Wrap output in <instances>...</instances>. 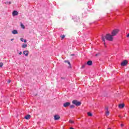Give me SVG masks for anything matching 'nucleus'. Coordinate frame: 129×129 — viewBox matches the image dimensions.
<instances>
[{
    "label": "nucleus",
    "mask_w": 129,
    "mask_h": 129,
    "mask_svg": "<svg viewBox=\"0 0 129 129\" xmlns=\"http://www.w3.org/2000/svg\"><path fill=\"white\" fill-rule=\"evenodd\" d=\"M113 36L111 34H106L105 37H104V36L102 37V40L104 43L103 44L105 46V38L106 39V40H107L109 41H113Z\"/></svg>",
    "instance_id": "obj_1"
},
{
    "label": "nucleus",
    "mask_w": 129,
    "mask_h": 129,
    "mask_svg": "<svg viewBox=\"0 0 129 129\" xmlns=\"http://www.w3.org/2000/svg\"><path fill=\"white\" fill-rule=\"evenodd\" d=\"M72 104L76 105L77 106H79L81 105V103L79 101H78L77 100H74L72 101Z\"/></svg>",
    "instance_id": "obj_2"
},
{
    "label": "nucleus",
    "mask_w": 129,
    "mask_h": 129,
    "mask_svg": "<svg viewBox=\"0 0 129 129\" xmlns=\"http://www.w3.org/2000/svg\"><path fill=\"white\" fill-rule=\"evenodd\" d=\"M119 30L118 29H115L114 30L112 31V32H111V35L114 36H116V35H117V34L118 33Z\"/></svg>",
    "instance_id": "obj_3"
},
{
    "label": "nucleus",
    "mask_w": 129,
    "mask_h": 129,
    "mask_svg": "<svg viewBox=\"0 0 129 129\" xmlns=\"http://www.w3.org/2000/svg\"><path fill=\"white\" fill-rule=\"evenodd\" d=\"M128 63V61L127 60H124L123 62L121 63V66L124 67L126 66Z\"/></svg>",
    "instance_id": "obj_4"
},
{
    "label": "nucleus",
    "mask_w": 129,
    "mask_h": 129,
    "mask_svg": "<svg viewBox=\"0 0 129 129\" xmlns=\"http://www.w3.org/2000/svg\"><path fill=\"white\" fill-rule=\"evenodd\" d=\"M71 103L70 102H64L63 103V107H68L69 106H70Z\"/></svg>",
    "instance_id": "obj_5"
},
{
    "label": "nucleus",
    "mask_w": 129,
    "mask_h": 129,
    "mask_svg": "<svg viewBox=\"0 0 129 129\" xmlns=\"http://www.w3.org/2000/svg\"><path fill=\"white\" fill-rule=\"evenodd\" d=\"M12 15H13V17L18 16V15H19V12H18V11H14L12 13Z\"/></svg>",
    "instance_id": "obj_6"
},
{
    "label": "nucleus",
    "mask_w": 129,
    "mask_h": 129,
    "mask_svg": "<svg viewBox=\"0 0 129 129\" xmlns=\"http://www.w3.org/2000/svg\"><path fill=\"white\" fill-rule=\"evenodd\" d=\"M54 117L55 120H58L60 118L59 115H55Z\"/></svg>",
    "instance_id": "obj_7"
},
{
    "label": "nucleus",
    "mask_w": 129,
    "mask_h": 129,
    "mask_svg": "<svg viewBox=\"0 0 129 129\" xmlns=\"http://www.w3.org/2000/svg\"><path fill=\"white\" fill-rule=\"evenodd\" d=\"M23 54L25 55V56H28L29 55V51L28 50L24 51L23 52Z\"/></svg>",
    "instance_id": "obj_8"
},
{
    "label": "nucleus",
    "mask_w": 129,
    "mask_h": 129,
    "mask_svg": "<svg viewBox=\"0 0 129 129\" xmlns=\"http://www.w3.org/2000/svg\"><path fill=\"white\" fill-rule=\"evenodd\" d=\"M87 64L89 66H91L92 65V61L91 60H89L87 62Z\"/></svg>",
    "instance_id": "obj_9"
},
{
    "label": "nucleus",
    "mask_w": 129,
    "mask_h": 129,
    "mask_svg": "<svg viewBox=\"0 0 129 129\" xmlns=\"http://www.w3.org/2000/svg\"><path fill=\"white\" fill-rule=\"evenodd\" d=\"M124 106H125L124 104H119L118 108L122 109L123 107H124Z\"/></svg>",
    "instance_id": "obj_10"
},
{
    "label": "nucleus",
    "mask_w": 129,
    "mask_h": 129,
    "mask_svg": "<svg viewBox=\"0 0 129 129\" xmlns=\"http://www.w3.org/2000/svg\"><path fill=\"white\" fill-rule=\"evenodd\" d=\"M25 119H26L27 120H29L30 118H31V115H27L24 117Z\"/></svg>",
    "instance_id": "obj_11"
},
{
    "label": "nucleus",
    "mask_w": 129,
    "mask_h": 129,
    "mask_svg": "<svg viewBox=\"0 0 129 129\" xmlns=\"http://www.w3.org/2000/svg\"><path fill=\"white\" fill-rule=\"evenodd\" d=\"M12 33L13 34H18V31L16 30H14L12 31Z\"/></svg>",
    "instance_id": "obj_12"
},
{
    "label": "nucleus",
    "mask_w": 129,
    "mask_h": 129,
    "mask_svg": "<svg viewBox=\"0 0 129 129\" xmlns=\"http://www.w3.org/2000/svg\"><path fill=\"white\" fill-rule=\"evenodd\" d=\"M22 48H25L28 47V45L26 43L22 44Z\"/></svg>",
    "instance_id": "obj_13"
},
{
    "label": "nucleus",
    "mask_w": 129,
    "mask_h": 129,
    "mask_svg": "<svg viewBox=\"0 0 129 129\" xmlns=\"http://www.w3.org/2000/svg\"><path fill=\"white\" fill-rule=\"evenodd\" d=\"M21 41L22 42H24V43H27V40L23 38H21Z\"/></svg>",
    "instance_id": "obj_14"
},
{
    "label": "nucleus",
    "mask_w": 129,
    "mask_h": 129,
    "mask_svg": "<svg viewBox=\"0 0 129 129\" xmlns=\"http://www.w3.org/2000/svg\"><path fill=\"white\" fill-rule=\"evenodd\" d=\"M109 115V111H105V115L106 116H108Z\"/></svg>",
    "instance_id": "obj_15"
},
{
    "label": "nucleus",
    "mask_w": 129,
    "mask_h": 129,
    "mask_svg": "<svg viewBox=\"0 0 129 129\" xmlns=\"http://www.w3.org/2000/svg\"><path fill=\"white\" fill-rule=\"evenodd\" d=\"M21 27L23 29H25V26H24V25L22 23H21Z\"/></svg>",
    "instance_id": "obj_16"
},
{
    "label": "nucleus",
    "mask_w": 129,
    "mask_h": 129,
    "mask_svg": "<svg viewBox=\"0 0 129 129\" xmlns=\"http://www.w3.org/2000/svg\"><path fill=\"white\" fill-rule=\"evenodd\" d=\"M64 63H68L69 66H71V63H70V62L68 60H64Z\"/></svg>",
    "instance_id": "obj_17"
},
{
    "label": "nucleus",
    "mask_w": 129,
    "mask_h": 129,
    "mask_svg": "<svg viewBox=\"0 0 129 129\" xmlns=\"http://www.w3.org/2000/svg\"><path fill=\"white\" fill-rule=\"evenodd\" d=\"M87 115L88 116H92V113H91V112H87Z\"/></svg>",
    "instance_id": "obj_18"
},
{
    "label": "nucleus",
    "mask_w": 129,
    "mask_h": 129,
    "mask_svg": "<svg viewBox=\"0 0 129 129\" xmlns=\"http://www.w3.org/2000/svg\"><path fill=\"white\" fill-rule=\"evenodd\" d=\"M75 107V106L74 105H71V106H70V108L71 109L74 108Z\"/></svg>",
    "instance_id": "obj_19"
},
{
    "label": "nucleus",
    "mask_w": 129,
    "mask_h": 129,
    "mask_svg": "<svg viewBox=\"0 0 129 129\" xmlns=\"http://www.w3.org/2000/svg\"><path fill=\"white\" fill-rule=\"evenodd\" d=\"M105 109L106 111H109V107H105Z\"/></svg>",
    "instance_id": "obj_20"
},
{
    "label": "nucleus",
    "mask_w": 129,
    "mask_h": 129,
    "mask_svg": "<svg viewBox=\"0 0 129 129\" xmlns=\"http://www.w3.org/2000/svg\"><path fill=\"white\" fill-rule=\"evenodd\" d=\"M3 66V63L2 62L0 63V68H2Z\"/></svg>",
    "instance_id": "obj_21"
},
{
    "label": "nucleus",
    "mask_w": 129,
    "mask_h": 129,
    "mask_svg": "<svg viewBox=\"0 0 129 129\" xmlns=\"http://www.w3.org/2000/svg\"><path fill=\"white\" fill-rule=\"evenodd\" d=\"M69 122L73 123L74 122V121L72 120H69Z\"/></svg>",
    "instance_id": "obj_22"
},
{
    "label": "nucleus",
    "mask_w": 129,
    "mask_h": 129,
    "mask_svg": "<svg viewBox=\"0 0 129 129\" xmlns=\"http://www.w3.org/2000/svg\"><path fill=\"white\" fill-rule=\"evenodd\" d=\"M64 37H65V36L64 35H62V36H61V39H64Z\"/></svg>",
    "instance_id": "obj_23"
},
{
    "label": "nucleus",
    "mask_w": 129,
    "mask_h": 129,
    "mask_svg": "<svg viewBox=\"0 0 129 129\" xmlns=\"http://www.w3.org/2000/svg\"><path fill=\"white\" fill-rule=\"evenodd\" d=\"M84 68H85V64L83 65L81 67L82 69H84Z\"/></svg>",
    "instance_id": "obj_24"
},
{
    "label": "nucleus",
    "mask_w": 129,
    "mask_h": 129,
    "mask_svg": "<svg viewBox=\"0 0 129 129\" xmlns=\"http://www.w3.org/2000/svg\"><path fill=\"white\" fill-rule=\"evenodd\" d=\"M6 4H9V5H11V2H7Z\"/></svg>",
    "instance_id": "obj_25"
},
{
    "label": "nucleus",
    "mask_w": 129,
    "mask_h": 129,
    "mask_svg": "<svg viewBox=\"0 0 129 129\" xmlns=\"http://www.w3.org/2000/svg\"><path fill=\"white\" fill-rule=\"evenodd\" d=\"M126 37H127V38H128V37H129V33H128V34L126 35Z\"/></svg>",
    "instance_id": "obj_26"
},
{
    "label": "nucleus",
    "mask_w": 129,
    "mask_h": 129,
    "mask_svg": "<svg viewBox=\"0 0 129 129\" xmlns=\"http://www.w3.org/2000/svg\"><path fill=\"white\" fill-rule=\"evenodd\" d=\"M11 80H9V81H8V83L9 84H10V83H11Z\"/></svg>",
    "instance_id": "obj_27"
},
{
    "label": "nucleus",
    "mask_w": 129,
    "mask_h": 129,
    "mask_svg": "<svg viewBox=\"0 0 129 129\" xmlns=\"http://www.w3.org/2000/svg\"><path fill=\"white\" fill-rule=\"evenodd\" d=\"M21 54H22V51H20L19 55H21Z\"/></svg>",
    "instance_id": "obj_28"
},
{
    "label": "nucleus",
    "mask_w": 129,
    "mask_h": 129,
    "mask_svg": "<svg viewBox=\"0 0 129 129\" xmlns=\"http://www.w3.org/2000/svg\"><path fill=\"white\" fill-rule=\"evenodd\" d=\"M123 125H124L123 124H121V125H120L121 127H123Z\"/></svg>",
    "instance_id": "obj_29"
},
{
    "label": "nucleus",
    "mask_w": 129,
    "mask_h": 129,
    "mask_svg": "<svg viewBox=\"0 0 129 129\" xmlns=\"http://www.w3.org/2000/svg\"><path fill=\"white\" fill-rule=\"evenodd\" d=\"M71 55V56H74V54H72Z\"/></svg>",
    "instance_id": "obj_30"
},
{
    "label": "nucleus",
    "mask_w": 129,
    "mask_h": 129,
    "mask_svg": "<svg viewBox=\"0 0 129 129\" xmlns=\"http://www.w3.org/2000/svg\"><path fill=\"white\" fill-rule=\"evenodd\" d=\"M70 129H74L73 127H71Z\"/></svg>",
    "instance_id": "obj_31"
},
{
    "label": "nucleus",
    "mask_w": 129,
    "mask_h": 129,
    "mask_svg": "<svg viewBox=\"0 0 129 129\" xmlns=\"http://www.w3.org/2000/svg\"><path fill=\"white\" fill-rule=\"evenodd\" d=\"M11 41H13V40H14V39H11Z\"/></svg>",
    "instance_id": "obj_32"
},
{
    "label": "nucleus",
    "mask_w": 129,
    "mask_h": 129,
    "mask_svg": "<svg viewBox=\"0 0 129 129\" xmlns=\"http://www.w3.org/2000/svg\"><path fill=\"white\" fill-rule=\"evenodd\" d=\"M61 79H64V78H61Z\"/></svg>",
    "instance_id": "obj_33"
},
{
    "label": "nucleus",
    "mask_w": 129,
    "mask_h": 129,
    "mask_svg": "<svg viewBox=\"0 0 129 129\" xmlns=\"http://www.w3.org/2000/svg\"><path fill=\"white\" fill-rule=\"evenodd\" d=\"M107 129H111V128H108Z\"/></svg>",
    "instance_id": "obj_34"
},
{
    "label": "nucleus",
    "mask_w": 129,
    "mask_h": 129,
    "mask_svg": "<svg viewBox=\"0 0 129 129\" xmlns=\"http://www.w3.org/2000/svg\"><path fill=\"white\" fill-rule=\"evenodd\" d=\"M97 54H96V56H97Z\"/></svg>",
    "instance_id": "obj_35"
}]
</instances>
